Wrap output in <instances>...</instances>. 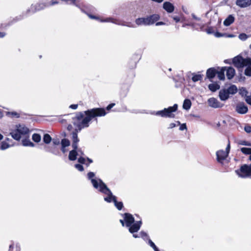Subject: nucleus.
<instances>
[{
    "label": "nucleus",
    "instance_id": "nucleus-44",
    "mask_svg": "<svg viewBox=\"0 0 251 251\" xmlns=\"http://www.w3.org/2000/svg\"><path fill=\"white\" fill-rule=\"evenodd\" d=\"M214 34L215 36L218 38L225 37V35H226L225 33H222L218 31L216 32H214Z\"/></svg>",
    "mask_w": 251,
    "mask_h": 251
},
{
    "label": "nucleus",
    "instance_id": "nucleus-29",
    "mask_svg": "<svg viewBox=\"0 0 251 251\" xmlns=\"http://www.w3.org/2000/svg\"><path fill=\"white\" fill-rule=\"evenodd\" d=\"M33 141L36 143H39L41 141V136L38 133H34L32 136Z\"/></svg>",
    "mask_w": 251,
    "mask_h": 251
},
{
    "label": "nucleus",
    "instance_id": "nucleus-6",
    "mask_svg": "<svg viewBox=\"0 0 251 251\" xmlns=\"http://www.w3.org/2000/svg\"><path fill=\"white\" fill-rule=\"evenodd\" d=\"M232 63L238 69L243 68L247 66H251V58H244L241 55H238L233 58Z\"/></svg>",
    "mask_w": 251,
    "mask_h": 251
},
{
    "label": "nucleus",
    "instance_id": "nucleus-42",
    "mask_svg": "<svg viewBox=\"0 0 251 251\" xmlns=\"http://www.w3.org/2000/svg\"><path fill=\"white\" fill-rule=\"evenodd\" d=\"M8 114L10 115L11 117L19 118L20 116V114L16 112H8Z\"/></svg>",
    "mask_w": 251,
    "mask_h": 251
},
{
    "label": "nucleus",
    "instance_id": "nucleus-16",
    "mask_svg": "<svg viewBox=\"0 0 251 251\" xmlns=\"http://www.w3.org/2000/svg\"><path fill=\"white\" fill-rule=\"evenodd\" d=\"M163 8L168 12L172 13L174 11L175 7L170 2L166 1L164 2Z\"/></svg>",
    "mask_w": 251,
    "mask_h": 251
},
{
    "label": "nucleus",
    "instance_id": "nucleus-15",
    "mask_svg": "<svg viewBox=\"0 0 251 251\" xmlns=\"http://www.w3.org/2000/svg\"><path fill=\"white\" fill-rule=\"evenodd\" d=\"M236 4L241 8L247 7L251 5V0H236Z\"/></svg>",
    "mask_w": 251,
    "mask_h": 251
},
{
    "label": "nucleus",
    "instance_id": "nucleus-3",
    "mask_svg": "<svg viewBox=\"0 0 251 251\" xmlns=\"http://www.w3.org/2000/svg\"><path fill=\"white\" fill-rule=\"evenodd\" d=\"M177 109V104H175L172 106H169L168 108H165L162 110L155 112L154 114L163 118H175V114L174 113L176 112Z\"/></svg>",
    "mask_w": 251,
    "mask_h": 251
},
{
    "label": "nucleus",
    "instance_id": "nucleus-55",
    "mask_svg": "<svg viewBox=\"0 0 251 251\" xmlns=\"http://www.w3.org/2000/svg\"><path fill=\"white\" fill-rule=\"evenodd\" d=\"M169 126H170L169 127L170 128H173L176 126V125L175 123H172L170 124Z\"/></svg>",
    "mask_w": 251,
    "mask_h": 251
},
{
    "label": "nucleus",
    "instance_id": "nucleus-51",
    "mask_svg": "<svg viewBox=\"0 0 251 251\" xmlns=\"http://www.w3.org/2000/svg\"><path fill=\"white\" fill-rule=\"evenodd\" d=\"M245 100L247 103L251 105V96H247Z\"/></svg>",
    "mask_w": 251,
    "mask_h": 251
},
{
    "label": "nucleus",
    "instance_id": "nucleus-22",
    "mask_svg": "<svg viewBox=\"0 0 251 251\" xmlns=\"http://www.w3.org/2000/svg\"><path fill=\"white\" fill-rule=\"evenodd\" d=\"M208 88L210 91L214 92L220 88V86L217 83H211L208 85Z\"/></svg>",
    "mask_w": 251,
    "mask_h": 251
},
{
    "label": "nucleus",
    "instance_id": "nucleus-50",
    "mask_svg": "<svg viewBox=\"0 0 251 251\" xmlns=\"http://www.w3.org/2000/svg\"><path fill=\"white\" fill-rule=\"evenodd\" d=\"M115 105V103H110L106 107V109H105V111H106V110H107V111H109Z\"/></svg>",
    "mask_w": 251,
    "mask_h": 251
},
{
    "label": "nucleus",
    "instance_id": "nucleus-53",
    "mask_svg": "<svg viewBox=\"0 0 251 251\" xmlns=\"http://www.w3.org/2000/svg\"><path fill=\"white\" fill-rule=\"evenodd\" d=\"M87 160L88 162V163H86V165L87 166H89V164L93 162V160L91 159H90V158H89L88 157L87 158Z\"/></svg>",
    "mask_w": 251,
    "mask_h": 251
},
{
    "label": "nucleus",
    "instance_id": "nucleus-31",
    "mask_svg": "<svg viewBox=\"0 0 251 251\" xmlns=\"http://www.w3.org/2000/svg\"><path fill=\"white\" fill-rule=\"evenodd\" d=\"M239 94L241 95L242 97H247V94H248V92L247 91L245 88L242 87L239 89Z\"/></svg>",
    "mask_w": 251,
    "mask_h": 251
},
{
    "label": "nucleus",
    "instance_id": "nucleus-21",
    "mask_svg": "<svg viewBox=\"0 0 251 251\" xmlns=\"http://www.w3.org/2000/svg\"><path fill=\"white\" fill-rule=\"evenodd\" d=\"M234 22V17L232 15H230L224 21V24L226 26H229L231 24H232Z\"/></svg>",
    "mask_w": 251,
    "mask_h": 251
},
{
    "label": "nucleus",
    "instance_id": "nucleus-14",
    "mask_svg": "<svg viewBox=\"0 0 251 251\" xmlns=\"http://www.w3.org/2000/svg\"><path fill=\"white\" fill-rule=\"evenodd\" d=\"M236 111L239 114H244L248 111V108L244 103H239L236 107Z\"/></svg>",
    "mask_w": 251,
    "mask_h": 251
},
{
    "label": "nucleus",
    "instance_id": "nucleus-25",
    "mask_svg": "<svg viewBox=\"0 0 251 251\" xmlns=\"http://www.w3.org/2000/svg\"><path fill=\"white\" fill-rule=\"evenodd\" d=\"M127 67L129 69L132 70L136 68V61L133 59H130L127 65Z\"/></svg>",
    "mask_w": 251,
    "mask_h": 251
},
{
    "label": "nucleus",
    "instance_id": "nucleus-10",
    "mask_svg": "<svg viewBox=\"0 0 251 251\" xmlns=\"http://www.w3.org/2000/svg\"><path fill=\"white\" fill-rule=\"evenodd\" d=\"M126 226H131L135 222L133 215L129 213H125L123 214Z\"/></svg>",
    "mask_w": 251,
    "mask_h": 251
},
{
    "label": "nucleus",
    "instance_id": "nucleus-34",
    "mask_svg": "<svg viewBox=\"0 0 251 251\" xmlns=\"http://www.w3.org/2000/svg\"><path fill=\"white\" fill-rule=\"evenodd\" d=\"M245 70V75L248 76H251V66H247Z\"/></svg>",
    "mask_w": 251,
    "mask_h": 251
},
{
    "label": "nucleus",
    "instance_id": "nucleus-30",
    "mask_svg": "<svg viewBox=\"0 0 251 251\" xmlns=\"http://www.w3.org/2000/svg\"><path fill=\"white\" fill-rule=\"evenodd\" d=\"M51 141V137L49 134H45L43 137V141L45 144H49Z\"/></svg>",
    "mask_w": 251,
    "mask_h": 251
},
{
    "label": "nucleus",
    "instance_id": "nucleus-63",
    "mask_svg": "<svg viewBox=\"0 0 251 251\" xmlns=\"http://www.w3.org/2000/svg\"><path fill=\"white\" fill-rule=\"evenodd\" d=\"M14 245L13 244H11L9 246V251H12V250L13 249Z\"/></svg>",
    "mask_w": 251,
    "mask_h": 251
},
{
    "label": "nucleus",
    "instance_id": "nucleus-4",
    "mask_svg": "<svg viewBox=\"0 0 251 251\" xmlns=\"http://www.w3.org/2000/svg\"><path fill=\"white\" fill-rule=\"evenodd\" d=\"M160 16L159 14H154L146 18H139L136 19L135 23L138 25H149L155 23L160 19Z\"/></svg>",
    "mask_w": 251,
    "mask_h": 251
},
{
    "label": "nucleus",
    "instance_id": "nucleus-19",
    "mask_svg": "<svg viewBox=\"0 0 251 251\" xmlns=\"http://www.w3.org/2000/svg\"><path fill=\"white\" fill-rule=\"evenodd\" d=\"M78 148L73 149V150L71 151L69 154V159L70 160L74 161L76 159L77 153Z\"/></svg>",
    "mask_w": 251,
    "mask_h": 251
},
{
    "label": "nucleus",
    "instance_id": "nucleus-9",
    "mask_svg": "<svg viewBox=\"0 0 251 251\" xmlns=\"http://www.w3.org/2000/svg\"><path fill=\"white\" fill-rule=\"evenodd\" d=\"M79 131V130L75 129L72 133V146L73 149L78 148V143L79 141V139L78 138L77 134Z\"/></svg>",
    "mask_w": 251,
    "mask_h": 251
},
{
    "label": "nucleus",
    "instance_id": "nucleus-46",
    "mask_svg": "<svg viewBox=\"0 0 251 251\" xmlns=\"http://www.w3.org/2000/svg\"><path fill=\"white\" fill-rule=\"evenodd\" d=\"M86 159L83 157H80L78 159V162L81 164H85Z\"/></svg>",
    "mask_w": 251,
    "mask_h": 251
},
{
    "label": "nucleus",
    "instance_id": "nucleus-61",
    "mask_svg": "<svg viewBox=\"0 0 251 251\" xmlns=\"http://www.w3.org/2000/svg\"><path fill=\"white\" fill-rule=\"evenodd\" d=\"M226 35H225V37H233L234 36L232 34H228L227 33H225Z\"/></svg>",
    "mask_w": 251,
    "mask_h": 251
},
{
    "label": "nucleus",
    "instance_id": "nucleus-37",
    "mask_svg": "<svg viewBox=\"0 0 251 251\" xmlns=\"http://www.w3.org/2000/svg\"><path fill=\"white\" fill-rule=\"evenodd\" d=\"M176 123H177V124L178 125H180L179 130H184V129H187V126H186V124H181L180 122L179 121H177Z\"/></svg>",
    "mask_w": 251,
    "mask_h": 251
},
{
    "label": "nucleus",
    "instance_id": "nucleus-24",
    "mask_svg": "<svg viewBox=\"0 0 251 251\" xmlns=\"http://www.w3.org/2000/svg\"><path fill=\"white\" fill-rule=\"evenodd\" d=\"M22 144L24 146H30V147H34V144L31 142L30 140L27 138H25L22 140Z\"/></svg>",
    "mask_w": 251,
    "mask_h": 251
},
{
    "label": "nucleus",
    "instance_id": "nucleus-39",
    "mask_svg": "<svg viewBox=\"0 0 251 251\" xmlns=\"http://www.w3.org/2000/svg\"><path fill=\"white\" fill-rule=\"evenodd\" d=\"M239 145H244V146H251L250 143L245 140H240L238 142Z\"/></svg>",
    "mask_w": 251,
    "mask_h": 251
},
{
    "label": "nucleus",
    "instance_id": "nucleus-62",
    "mask_svg": "<svg viewBox=\"0 0 251 251\" xmlns=\"http://www.w3.org/2000/svg\"><path fill=\"white\" fill-rule=\"evenodd\" d=\"M60 122L62 124H66L67 120L66 119H62L60 121Z\"/></svg>",
    "mask_w": 251,
    "mask_h": 251
},
{
    "label": "nucleus",
    "instance_id": "nucleus-38",
    "mask_svg": "<svg viewBox=\"0 0 251 251\" xmlns=\"http://www.w3.org/2000/svg\"><path fill=\"white\" fill-rule=\"evenodd\" d=\"M9 147V145H8V144L6 142L3 141V142H2V143H1V145L0 146V149L2 150H5V149H7Z\"/></svg>",
    "mask_w": 251,
    "mask_h": 251
},
{
    "label": "nucleus",
    "instance_id": "nucleus-58",
    "mask_svg": "<svg viewBox=\"0 0 251 251\" xmlns=\"http://www.w3.org/2000/svg\"><path fill=\"white\" fill-rule=\"evenodd\" d=\"M120 222L121 223L123 226H126L125 222L124 221V220H122V219L120 220Z\"/></svg>",
    "mask_w": 251,
    "mask_h": 251
},
{
    "label": "nucleus",
    "instance_id": "nucleus-45",
    "mask_svg": "<svg viewBox=\"0 0 251 251\" xmlns=\"http://www.w3.org/2000/svg\"><path fill=\"white\" fill-rule=\"evenodd\" d=\"M87 176L89 179L91 180L93 179V178L95 176V174L93 172H90L87 174Z\"/></svg>",
    "mask_w": 251,
    "mask_h": 251
},
{
    "label": "nucleus",
    "instance_id": "nucleus-47",
    "mask_svg": "<svg viewBox=\"0 0 251 251\" xmlns=\"http://www.w3.org/2000/svg\"><path fill=\"white\" fill-rule=\"evenodd\" d=\"M140 236L143 238H145L146 237L149 238V236H148V235L147 234V233L143 231H141L140 233Z\"/></svg>",
    "mask_w": 251,
    "mask_h": 251
},
{
    "label": "nucleus",
    "instance_id": "nucleus-20",
    "mask_svg": "<svg viewBox=\"0 0 251 251\" xmlns=\"http://www.w3.org/2000/svg\"><path fill=\"white\" fill-rule=\"evenodd\" d=\"M226 70V67H224L221 68L220 71H217V74L218 75V77L219 78V79L222 80H225V72Z\"/></svg>",
    "mask_w": 251,
    "mask_h": 251
},
{
    "label": "nucleus",
    "instance_id": "nucleus-1",
    "mask_svg": "<svg viewBox=\"0 0 251 251\" xmlns=\"http://www.w3.org/2000/svg\"><path fill=\"white\" fill-rule=\"evenodd\" d=\"M107 113L104 108H94L84 112H76L72 118V123L75 129L81 131L89 126V123L93 118L104 116Z\"/></svg>",
    "mask_w": 251,
    "mask_h": 251
},
{
    "label": "nucleus",
    "instance_id": "nucleus-7",
    "mask_svg": "<svg viewBox=\"0 0 251 251\" xmlns=\"http://www.w3.org/2000/svg\"><path fill=\"white\" fill-rule=\"evenodd\" d=\"M17 128L10 132V135L12 138L17 140L19 141L21 138V136L25 135L28 133L29 129L25 126L19 125L17 126Z\"/></svg>",
    "mask_w": 251,
    "mask_h": 251
},
{
    "label": "nucleus",
    "instance_id": "nucleus-26",
    "mask_svg": "<svg viewBox=\"0 0 251 251\" xmlns=\"http://www.w3.org/2000/svg\"><path fill=\"white\" fill-rule=\"evenodd\" d=\"M113 202L114 203V204L115 205V206L116 207V208L119 210H121L122 209V208H123V203L122 201H117V198L116 199H114V201H113Z\"/></svg>",
    "mask_w": 251,
    "mask_h": 251
},
{
    "label": "nucleus",
    "instance_id": "nucleus-57",
    "mask_svg": "<svg viewBox=\"0 0 251 251\" xmlns=\"http://www.w3.org/2000/svg\"><path fill=\"white\" fill-rule=\"evenodd\" d=\"M6 35L5 33L4 32L0 31V38H3Z\"/></svg>",
    "mask_w": 251,
    "mask_h": 251
},
{
    "label": "nucleus",
    "instance_id": "nucleus-36",
    "mask_svg": "<svg viewBox=\"0 0 251 251\" xmlns=\"http://www.w3.org/2000/svg\"><path fill=\"white\" fill-rule=\"evenodd\" d=\"M205 31L206 32L207 34H213L214 33V27L212 26L208 27Z\"/></svg>",
    "mask_w": 251,
    "mask_h": 251
},
{
    "label": "nucleus",
    "instance_id": "nucleus-43",
    "mask_svg": "<svg viewBox=\"0 0 251 251\" xmlns=\"http://www.w3.org/2000/svg\"><path fill=\"white\" fill-rule=\"evenodd\" d=\"M239 38L242 40H245L247 39L248 36L245 33H241L239 35Z\"/></svg>",
    "mask_w": 251,
    "mask_h": 251
},
{
    "label": "nucleus",
    "instance_id": "nucleus-48",
    "mask_svg": "<svg viewBox=\"0 0 251 251\" xmlns=\"http://www.w3.org/2000/svg\"><path fill=\"white\" fill-rule=\"evenodd\" d=\"M244 130L246 132H247L248 133H251V126H245L244 127Z\"/></svg>",
    "mask_w": 251,
    "mask_h": 251
},
{
    "label": "nucleus",
    "instance_id": "nucleus-18",
    "mask_svg": "<svg viewBox=\"0 0 251 251\" xmlns=\"http://www.w3.org/2000/svg\"><path fill=\"white\" fill-rule=\"evenodd\" d=\"M226 75L228 79H231L235 75V71L233 68L231 67H228L226 70Z\"/></svg>",
    "mask_w": 251,
    "mask_h": 251
},
{
    "label": "nucleus",
    "instance_id": "nucleus-33",
    "mask_svg": "<svg viewBox=\"0 0 251 251\" xmlns=\"http://www.w3.org/2000/svg\"><path fill=\"white\" fill-rule=\"evenodd\" d=\"M88 16L91 19H95V20H97L100 21L101 22H107V21H108V20H101L99 17L95 16V15H92V14H88Z\"/></svg>",
    "mask_w": 251,
    "mask_h": 251
},
{
    "label": "nucleus",
    "instance_id": "nucleus-17",
    "mask_svg": "<svg viewBox=\"0 0 251 251\" xmlns=\"http://www.w3.org/2000/svg\"><path fill=\"white\" fill-rule=\"evenodd\" d=\"M217 71L214 68H209L206 71V76L209 79L213 78L217 75Z\"/></svg>",
    "mask_w": 251,
    "mask_h": 251
},
{
    "label": "nucleus",
    "instance_id": "nucleus-56",
    "mask_svg": "<svg viewBox=\"0 0 251 251\" xmlns=\"http://www.w3.org/2000/svg\"><path fill=\"white\" fill-rule=\"evenodd\" d=\"M192 16L194 19L196 20L197 21H200L201 20L200 18L197 17L195 14H192Z\"/></svg>",
    "mask_w": 251,
    "mask_h": 251
},
{
    "label": "nucleus",
    "instance_id": "nucleus-5",
    "mask_svg": "<svg viewBox=\"0 0 251 251\" xmlns=\"http://www.w3.org/2000/svg\"><path fill=\"white\" fill-rule=\"evenodd\" d=\"M238 91V89L235 85L232 84L227 89L224 88L220 90L219 97L222 101H225L229 98L230 95H234Z\"/></svg>",
    "mask_w": 251,
    "mask_h": 251
},
{
    "label": "nucleus",
    "instance_id": "nucleus-11",
    "mask_svg": "<svg viewBox=\"0 0 251 251\" xmlns=\"http://www.w3.org/2000/svg\"><path fill=\"white\" fill-rule=\"evenodd\" d=\"M228 154L224 150H219L216 152L217 160L219 163H223V161L228 156Z\"/></svg>",
    "mask_w": 251,
    "mask_h": 251
},
{
    "label": "nucleus",
    "instance_id": "nucleus-12",
    "mask_svg": "<svg viewBox=\"0 0 251 251\" xmlns=\"http://www.w3.org/2000/svg\"><path fill=\"white\" fill-rule=\"evenodd\" d=\"M142 222L141 221H137L136 223H134L131 226H128L129 227L128 230L131 233H134L138 232L141 226Z\"/></svg>",
    "mask_w": 251,
    "mask_h": 251
},
{
    "label": "nucleus",
    "instance_id": "nucleus-41",
    "mask_svg": "<svg viewBox=\"0 0 251 251\" xmlns=\"http://www.w3.org/2000/svg\"><path fill=\"white\" fill-rule=\"evenodd\" d=\"M171 18L176 23H178L181 21V16H171Z\"/></svg>",
    "mask_w": 251,
    "mask_h": 251
},
{
    "label": "nucleus",
    "instance_id": "nucleus-23",
    "mask_svg": "<svg viewBox=\"0 0 251 251\" xmlns=\"http://www.w3.org/2000/svg\"><path fill=\"white\" fill-rule=\"evenodd\" d=\"M191 101L189 99H185L183 103V108L185 110H188L191 106Z\"/></svg>",
    "mask_w": 251,
    "mask_h": 251
},
{
    "label": "nucleus",
    "instance_id": "nucleus-49",
    "mask_svg": "<svg viewBox=\"0 0 251 251\" xmlns=\"http://www.w3.org/2000/svg\"><path fill=\"white\" fill-rule=\"evenodd\" d=\"M230 149V141L229 140H228V144L227 145L226 148V152L228 154L229 153Z\"/></svg>",
    "mask_w": 251,
    "mask_h": 251
},
{
    "label": "nucleus",
    "instance_id": "nucleus-52",
    "mask_svg": "<svg viewBox=\"0 0 251 251\" xmlns=\"http://www.w3.org/2000/svg\"><path fill=\"white\" fill-rule=\"evenodd\" d=\"M78 107V104H71L69 107L73 109H76Z\"/></svg>",
    "mask_w": 251,
    "mask_h": 251
},
{
    "label": "nucleus",
    "instance_id": "nucleus-54",
    "mask_svg": "<svg viewBox=\"0 0 251 251\" xmlns=\"http://www.w3.org/2000/svg\"><path fill=\"white\" fill-rule=\"evenodd\" d=\"M155 25H156L158 26V25H165V23L163 22H158L156 23Z\"/></svg>",
    "mask_w": 251,
    "mask_h": 251
},
{
    "label": "nucleus",
    "instance_id": "nucleus-27",
    "mask_svg": "<svg viewBox=\"0 0 251 251\" xmlns=\"http://www.w3.org/2000/svg\"><path fill=\"white\" fill-rule=\"evenodd\" d=\"M61 144L62 147L66 148L70 145V142L68 139L64 138L61 140Z\"/></svg>",
    "mask_w": 251,
    "mask_h": 251
},
{
    "label": "nucleus",
    "instance_id": "nucleus-40",
    "mask_svg": "<svg viewBox=\"0 0 251 251\" xmlns=\"http://www.w3.org/2000/svg\"><path fill=\"white\" fill-rule=\"evenodd\" d=\"M75 167L76 169H77L78 171L80 172H82L84 171V168L83 166L79 164H76L75 165Z\"/></svg>",
    "mask_w": 251,
    "mask_h": 251
},
{
    "label": "nucleus",
    "instance_id": "nucleus-64",
    "mask_svg": "<svg viewBox=\"0 0 251 251\" xmlns=\"http://www.w3.org/2000/svg\"><path fill=\"white\" fill-rule=\"evenodd\" d=\"M133 237L135 238H139L140 236L137 234H133Z\"/></svg>",
    "mask_w": 251,
    "mask_h": 251
},
{
    "label": "nucleus",
    "instance_id": "nucleus-8",
    "mask_svg": "<svg viewBox=\"0 0 251 251\" xmlns=\"http://www.w3.org/2000/svg\"><path fill=\"white\" fill-rule=\"evenodd\" d=\"M235 173L242 178H247L251 176V170L249 169L247 164L241 166L239 169L235 171Z\"/></svg>",
    "mask_w": 251,
    "mask_h": 251
},
{
    "label": "nucleus",
    "instance_id": "nucleus-60",
    "mask_svg": "<svg viewBox=\"0 0 251 251\" xmlns=\"http://www.w3.org/2000/svg\"><path fill=\"white\" fill-rule=\"evenodd\" d=\"M58 3V2L57 1L51 0L50 1V5H54L55 4H57Z\"/></svg>",
    "mask_w": 251,
    "mask_h": 251
},
{
    "label": "nucleus",
    "instance_id": "nucleus-28",
    "mask_svg": "<svg viewBox=\"0 0 251 251\" xmlns=\"http://www.w3.org/2000/svg\"><path fill=\"white\" fill-rule=\"evenodd\" d=\"M202 78V75H200V74H194L193 75L192 80L193 82H197L199 80H201Z\"/></svg>",
    "mask_w": 251,
    "mask_h": 251
},
{
    "label": "nucleus",
    "instance_id": "nucleus-13",
    "mask_svg": "<svg viewBox=\"0 0 251 251\" xmlns=\"http://www.w3.org/2000/svg\"><path fill=\"white\" fill-rule=\"evenodd\" d=\"M208 103L210 106L213 108L222 107L223 105L215 98H209L208 100Z\"/></svg>",
    "mask_w": 251,
    "mask_h": 251
},
{
    "label": "nucleus",
    "instance_id": "nucleus-32",
    "mask_svg": "<svg viewBox=\"0 0 251 251\" xmlns=\"http://www.w3.org/2000/svg\"><path fill=\"white\" fill-rule=\"evenodd\" d=\"M241 151L244 154L250 155L251 153V148L243 147L241 148Z\"/></svg>",
    "mask_w": 251,
    "mask_h": 251
},
{
    "label": "nucleus",
    "instance_id": "nucleus-35",
    "mask_svg": "<svg viewBox=\"0 0 251 251\" xmlns=\"http://www.w3.org/2000/svg\"><path fill=\"white\" fill-rule=\"evenodd\" d=\"M149 244H150L151 247L153 249L154 251H159V249L156 246L155 244L150 239H149Z\"/></svg>",
    "mask_w": 251,
    "mask_h": 251
},
{
    "label": "nucleus",
    "instance_id": "nucleus-2",
    "mask_svg": "<svg viewBox=\"0 0 251 251\" xmlns=\"http://www.w3.org/2000/svg\"><path fill=\"white\" fill-rule=\"evenodd\" d=\"M91 183L93 187L96 189L99 188V190L102 193L107 195V197L104 198V201L110 202L114 201V199H116V197L113 195L111 190L107 187L106 185L100 179L98 180L95 179L91 180Z\"/></svg>",
    "mask_w": 251,
    "mask_h": 251
},
{
    "label": "nucleus",
    "instance_id": "nucleus-59",
    "mask_svg": "<svg viewBox=\"0 0 251 251\" xmlns=\"http://www.w3.org/2000/svg\"><path fill=\"white\" fill-rule=\"evenodd\" d=\"M72 129H73V126H72V125L69 124V125L68 126H67V129H68V130L70 131V130H71Z\"/></svg>",
    "mask_w": 251,
    "mask_h": 251
}]
</instances>
